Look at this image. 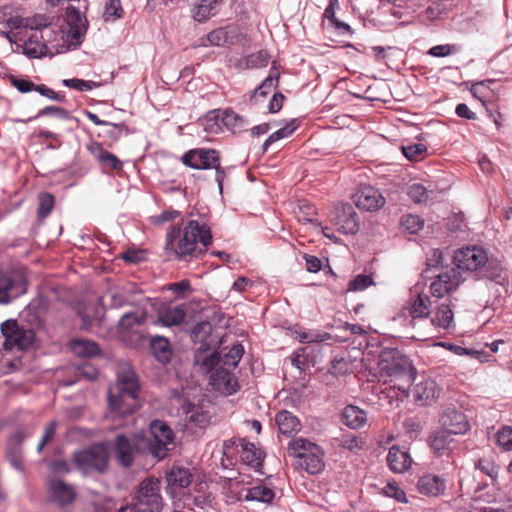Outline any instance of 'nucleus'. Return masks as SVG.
Masks as SVG:
<instances>
[{
  "label": "nucleus",
  "mask_w": 512,
  "mask_h": 512,
  "mask_svg": "<svg viewBox=\"0 0 512 512\" xmlns=\"http://www.w3.org/2000/svg\"><path fill=\"white\" fill-rule=\"evenodd\" d=\"M243 354L244 347L238 343L233 345L224 356H221L216 350L210 353L202 350L195 352L194 363L203 373L209 375V383L215 390L231 395L239 388L233 370L237 367Z\"/></svg>",
  "instance_id": "1"
},
{
  "label": "nucleus",
  "mask_w": 512,
  "mask_h": 512,
  "mask_svg": "<svg viewBox=\"0 0 512 512\" xmlns=\"http://www.w3.org/2000/svg\"><path fill=\"white\" fill-rule=\"evenodd\" d=\"M454 263L458 270L471 273L476 279H487L499 285L508 281V274L502 262L490 257L487 250L478 245H470L455 251Z\"/></svg>",
  "instance_id": "2"
},
{
  "label": "nucleus",
  "mask_w": 512,
  "mask_h": 512,
  "mask_svg": "<svg viewBox=\"0 0 512 512\" xmlns=\"http://www.w3.org/2000/svg\"><path fill=\"white\" fill-rule=\"evenodd\" d=\"M212 242V233L205 224L190 220L182 230L174 225L166 236L165 248L175 254L179 260L187 257H199Z\"/></svg>",
  "instance_id": "3"
},
{
  "label": "nucleus",
  "mask_w": 512,
  "mask_h": 512,
  "mask_svg": "<svg viewBox=\"0 0 512 512\" xmlns=\"http://www.w3.org/2000/svg\"><path fill=\"white\" fill-rule=\"evenodd\" d=\"M140 384L136 373L129 367L120 368L117 383L108 390V407L114 417L133 414L140 406Z\"/></svg>",
  "instance_id": "4"
},
{
  "label": "nucleus",
  "mask_w": 512,
  "mask_h": 512,
  "mask_svg": "<svg viewBox=\"0 0 512 512\" xmlns=\"http://www.w3.org/2000/svg\"><path fill=\"white\" fill-rule=\"evenodd\" d=\"M147 443L140 433L129 435L119 433L111 444V451L119 465L128 468L133 464L137 454L148 453L145 447Z\"/></svg>",
  "instance_id": "5"
},
{
  "label": "nucleus",
  "mask_w": 512,
  "mask_h": 512,
  "mask_svg": "<svg viewBox=\"0 0 512 512\" xmlns=\"http://www.w3.org/2000/svg\"><path fill=\"white\" fill-rule=\"evenodd\" d=\"M73 461L83 475L102 474L108 468V450L103 444H93L86 449L74 452Z\"/></svg>",
  "instance_id": "6"
},
{
  "label": "nucleus",
  "mask_w": 512,
  "mask_h": 512,
  "mask_svg": "<svg viewBox=\"0 0 512 512\" xmlns=\"http://www.w3.org/2000/svg\"><path fill=\"white\" fill-rule=\"evenodd\" d=\"M141 434L148 442L145 445L147 452L154 458L162 460L168 455V446L173 443L174 433L165 422L154 420L150 423L148 433Z\"/></svg>",
  "instance_id": "7"
},
{
  "label": "nucleus",
  "mask_w": 512,
  "mask_h": 512,
  "mask_svg": "<svg viewBox=\"0 0 512 512\" xmlns=\"http://www.w3.org/2000/svg\"><path fill=\"white\" fill-rule=\"evenodd\" d=\"M4 337L3 348L6 351L14 349L25 351L35 342V331L32 328L20 326L15 319H8L0 325Z\"/></svg>",
  "instance_id": "8"
},
{
  "label": "nucleus",
  "mask_w": 512,
  "mask_h": 512,
  "mask_svg": "<svg viewBox=\"0 0 512 512\" xmlns=\"http://www.w3.org/2000/svg\"><path fill=\"white\" fill-rule=\"evenodd\" d=\"M66 14L68 27L66 32V40L69 46L66 47L62 45L60 49H57V53L66 52L70 48H78L85 38L89 25L86 16L74 6L67 7Z\"/></svg>",
  "instance_id": "9"
},
{
  "label": "nucleus",
  "mask_w": 512,
  "mask_h": 512,
  "mask_svg": "<svg viewBox=\"0 0 512 512\" xmlns=\"http://www.w3.org/2000/svg\"><path fill=\"white\" fill-rule=\"evenodd\" d=\"M134 499L138 503L140 512H161L162 498L159 481L153 479L143 480Z\"/></svg>",
  "instance_id": "10"
},
{
  "label": "nucleus",
  "mask_w": 512,
  "mask_h": 512,
  "mask_svg": "<svg viewBox=\"0 0 512 512\" xmlns=\"http://www.w3.org/2000/svg\"><path fill=\"white\" fill-rule=\"evenodd\" d=\"M27 292V280L19 274L0 271V305H6Z\"/></svg>",
  "instance_id": "11"
},
{
  "label": "nucleus",
  "mask_w": 512,
  "mask_h": 512,
  "mask_svg": "<svg viewBox=\"0 0 512 512\" xmlns=\"http://www.w3.org/2000/svg\"><path fill=\"white\" fill-rule=\"evenodd\" d=\"M49 500L59 507L72 504L77 492L73 484L67 483L59 477L49 476L46 481Z\"/></svg>",
  "instance_id": "12"
},
{
  "label": "nucleus",
  "mask_w": 512,
  "mask_h": 512,
  "mask_svg": "<svg viewBox=\"0 0 512 512\" xmlns=\"http://www.w3.org/2000/svg\"><path fill=\"white\" fill-rule=\"evenodd\" d=\"M181 159L187 167L196 170H207L217 165L219 152L215 149L197 148L184 153Z\"/></svg>",
  "instance_id": "13"
},
{
  "label": "nucleus",
  "mask_w": 512,
  "mask_h": 512,
  "mask_svg": "<svg viewBox=\"0 0 512 512\" xmlns=\"http://www.w3.org/2000/svg\"><path fill=\"white\" fill-rule=\"evenodd\" d=\"M331 221L339 232L346 235H354L359 230V217L350 204L337 206Z\"/></svg>",
  "instance_id": "14"
},
{
  "label": "nucleus",
  "mask_w": 512,
  "mask_h": 512,
  "mask_svg": "<svg viewBox=\"0 0 512 512\" xmlns=\"http://www.w3.org/2000/svg\"><path fill=\"white\" fill-rule=\"evenodd\" d=\"M380 369L382 375L405 380L408 384L416 378V370L406 356L396 357L392 362L383 361Z\"/></svg>",
  "instance_id": "15"
},
{
  "label": "nucleus",
  "mask_w": 512,
  "mask_h": 512,
  "mask_svg": "<svg viewBox=\"0 0 512 512\" xmlns=\"http://www.w3.org/2000/svg\"><path fill=\"white\" fill-rule=\"evenodd\" d=\"M355 205L364 211H377L385 204V198L381 192L373 186L360 187L353 196Z\"/></svg>",
  "instance_id": "16"
},
{
  "label": "nucleus",
  "mask_w": 512,
  "mask_h": 512,
  "mask_svg": "<svg viewBox=\"0 0 512 512\" xmlns=\"http://www.w3.org/2000/svg\"><path fill=\"white\" fill-rule=\"evenodd\" d=\"M405 309L411 317V324L415 326L417 321L426 319L430 316L432 311L430 297L427 294L422 293L418 287H414V289L411 290L409 306Z\"/></svg>",
  "instance_id": "17"
},
{
  "label": "nucleus",
  "mask_w": 512,
  "mask_h": 512,
  "mask_svg": "<svg viewBox=\"0 0 512 512\" xmlns=\"http://www.w3.org/2000/svg\"><path fill=\"white\" fill-rule=\"evenodd\" d=\"M461 282L462 278L458 270L450 268L436 275V279L431 283L430 290L434 297L441 298L456 289Z\"/></svg>",
  "instance_id": "18"
},
{
  "label": "nucleus",
  "mask_w": 512,
  "mask_h": 512,
  "mask_svg": "<svg viewBox=\"0 0 512 512\" xmlns=\"http://www.w3.org/2000/svg\"><path fill=\"white\" fill-rule=\"evenodd\" d=\"M443 428L453 435L465 434L470 430L466 415L455 408H447L440 417Z\"/></svg>",
  "instance_id": "19"
},
{
  "label": "nucleus",
  "mask_w": 512,
  "mask_h": 512,
  "mask_svg": "<svg viewBox=\"0 0 512 512\" xmlns=\"http://www.w3.org/2000/svg\"><path fill=\"white\" fill-rule=\"evenodd\" d=\"M440 394L437 383L427 377H422L413 388V397L419 405H430Z\"/></svg>",
  "instance_id": "20"
},
{
  "label": "nucleus",
  "mask_w": 512,
  "mask_h": 512,
  "mask_svg": "<svg viewBox=\"0 0 512 512\" xmlns=\"http://www.w3.org/2000/svg\"><path fill=\"white\" fill-rule=\"evenodd\" d=\"M430 323L436 330H450L454 328V313L450 304L441 303L432 310Z\"/></svg>",
  "instance_id": "21"
},
{
  "label": "nucleus",
  "mask_w": 512,
  "mask_h": 512,
  "mask_svg": "<svg viewBox=\"0 0 512 512\" xmlns=\"http://www.w3.org/2000/svg\"><path fill=\"white\" fill-rule=\"evenodd\" d=\"M418 491L426 496H438L445 491V479L434 474H426L419 478Z\"/></svg>",
  "instance_id": "22"
},
{
  "label": "nucleus",
  "mask_w": 512,
  "mask_h": 512,
  "mask_svg": "<svg viewBox=\"0 0 512 512\" xmlns=\"http://www.w3.org/2000/svg\"><path fill=\"white\" fill-rule=\"evenodd\" d=\"M88 150L103 168H109L114 171L122 169L123 164L119 158L104 149L101 144L94 142L88 146Z\"/></svg>",
  "instance_id": "23"
},
{
  "label": "nucleus",
  "mask_w": 512,
  "mask_h": 512,
  "mask_svg": "<svg viewBox=\"0 0 512 512\" xmlns=\"http://www.w3.org/2000/svg\"><path fill=\"white\" fill-rule=\"evenodd\" d=\"M323 457L324 452L321 447L312 446L310 448L309 454H307L305 458L299 461L296 465L309 474H317L324 469L325 463Z\"/></svg>",
  "instance_id": "24"
},
{
  "label": "nucleus",
  "mask_w": 512,
  "mask_h": 512,
  "mask_svg": "<svg viewBox=\"0 0 512 512\" xmlns=\"http://www.w3.org/2000/svg\"><path fill=\"white\" fill-rule=\"evenodd\" d=\"M389 468L395 473H403L411 466L412 459L406 450L392 446L387 455Z\"/></svg>",
  "instance_id": "25"
},
{
  "label": "nucleus",
  "mask_w": 512,
  "mask_h": 512,
  "mask_svg": "<svg viewBox=\"0 0 512 512\" xmlns=\"http://www.w3.org/2000/svg\"><path fill=\"white\" fill-rule=\"evenodd\" d=\"M240 458L244 464L255 470L262 467L264 454L261 449L257 448L253 443L240 441Z\"/></svg>",
  "instance_id": "26"
},
{
  "label": "nucleus",
  "mask_w": 512,
  "mask_h": 512,
  "mask_svg": "<svg viewBox=\"0 0 512 512\" xmlns=\"http://www.w3.org/2000/svg\"><path fill=\"white\" fill-rule=\"evenodd\" d=\"M341 420L344 425L350 429H360L367 422L366 412L355 405H347L341 414Z\"/></svg>",
  "instance_id": "27"
},
{
  "label": "nucleus",
  "mask_w": 512,
  "mask_h": 512,
  "mask_svg": "<svg viewBox=\"0 0 512 512\" xmlns=\"http://www.w3.org/2000/svg\"><path fill=\"white\" fill-rule=\"evenodd\" d=\"M275 422L279 432L283 435L289 436L301 429L300 420L287 410L279 411L275 416Z\"/></svg>",
  "instance_id": "28"
},
{
  "label": "nucleus",
  "mask_w": 512,
  "mask_h": 512,
  "mask_svg": "<svg viewBox=\"0 0 512 512\" xmlns=\"http://www.w3.org/2000/svg\"><path fill=\"white\" fill-rule=\"evenodd\" d=\"M220 7V0H198L192 9V17L197 22H205L215 16Z\"/></svg>",
  "instance_id": "29"
},
{
  "label": "nucleus",
  "mask_w": 512,
  "mask_h": 512,
  "mask_svg": "<svg viewBox=\"0 0 512 512\" xmlns=\"http://www.w3.org/2000/svg\"><path fill=\"white\" fill-rule=\"evenodd\" d=\"M166 481L171 489L186 488L192 481V474L188 468L174 466L167 472Z\"/></svg>",
  "instance_id": "30"
},
{
  "label": "nucleus",
  "mask_w": 512,
  "mask_h": 512,
  "mask_svg": "<svg viewBox=\"0 0 512 512\" xmlns=\"http://www.w3.org/2000/svg\"><path fill=\"white\" fill-rule=\"evenodd\" d=\"M212 329V324L208 321H202L193 326L191 338L193 342L200 343L196 352L200 350L206 351V353L212 352L209 347L210 342L208 341V338L211 336Z\"/></svg>",
  "instance_id": "31"
},
{
  "label": "nucleus",
  "mask_w": 512,
  "mask_h": 512,
  "mask_svg": "<svg viewBox=\"0 0 512 512\" xmlns=\"http://www.w3.org/2000/svg\"><path fill=\"white\" fill-rule=\"evenodd\" d=\"M71 351L78 357L91 358L100 353L96 342L87 339H73L70 342Z\"/></svg>",
  "instance_id": "32"
},
{
  "label": "nucleus",
  "mask_w": 512,
  "mask_h": 512,
  "mask_svg": "<svg viewBox=\"0 0 512 512\" xmlns=\"http://www.w3.org/2000/svg\"><path fill=\"white\" fill-rule=\"evenodd\" d=\"M150 348L153 355L159 362L166 364L170 361L172 351L167 338L163 336L152 337L150 341Z\"/></svg>",
  "instance_id": "33"
},
{
  "label": "nucleus",
  "mask_w": 512,
  "mask_h": 512,
  "mask_svg": "<svg viewBox=\"0 0 512 512\" xmlns=\"http://www.w3.org/2000/svg\"><path fill=\"white\" fill-rule=\"evenodd\" d=\"M312 446H318L316 443L310 442L302 437L296 438L289 442L287 453L290 457L296 459V464L303 460L309 454Z\"/></svg>",
  "instance_id": "34"
},
{
  "label": "nucleus",
  "mask_w": 512,
  "mask_h": 512,
  "mask_svg": "<svg viewBox=\"0 0 512 512\" xmlns=\"http://www.w3.org/2000/svg\"><path fill=\"white\" fill-rule=\"evenodd\" d=\"M279 73L275 66H272L269 75L262 81V83L254 90L251 100L256 101L257 97H266L273 89H275L279 82Z\"/></svg>",
  "instance_id": "35"
},
{
  "label": "nucleus",
  "mask_w": 512,
  "mask_h": 512,
  "mask_svg": "<svg viewBox=\"0 0 512 512\" xmlns=\"http://www.w3.org/2000/svg\"><path fill=\"white\" fill-rule=\"evenodd\" d=\"M275 497L274 491L264 485H257L246 490L243 495L244 501H257L261 503H271Z\"/></svg>",
  "instance_id": "36"
},
{
  "label": "nucleus",
  "mask_w": 512,
  "mask_h": 512,
  "mask_svg": "<svg viewBox=\"0 0 512 512\" xmlns=\"http://www.w3.org/2000/svg\"><path fill=\"white\" fill-rule=\"evenodd\" d=\"M186 313L180 307H173L160 313L157 322L162 326L171 327L180 325L185 319Z\"/></svg>",
  "instance_id": "37"
},
{
  "label": "nucleus",
  "mask_w": 512,
  "mask_h": 512,
  "mask_svg": "<svg viewBox=\"0 0 512 512\" xmlns=\"http://www.w3.org/2000/svg\"><path fill=\"white\" fill-rule=\"evenodd\" d=\"M221 110L209 111L203 119L200 120V124L203 130L208 134H218L222 131V119Z\"/></svg>",
  "instance_id": "38"
},
{
  "label": "nucleus",
  "mask_w": 512,
  "mask_h": 512,
  "mask_svg": "<svg viewBox=\"0 0 512 512\" xmlns=\"http://www.w3.org/2000/svg\"><path fill=\"white\" fill-rule=\"evenodd\" d=\"M298 127V124L295 119L291 120L284 127L278 129L273 132L269 137L264 141L262 145L263 152H266L268 148L276 141L281 140L283 138L289 137Z\"/></svg>",
  "instance_id": "39"
},
{
  "label": "nucleus",
  "mask_w": 512,
  "mask_h": 512,
  "mask_svg": "<svg viewBox=\"0 0 512 512\" xmlns=\"http://www.w3.org/2000/svg\"><path fill=\"white\" fill-rule=\"evenodd\" d=\"M222 125L227 127L233 133L241 131L245 125L244 119L234 111H221Z\"/></svg>",
  "instance_id": "40"
},
{
  "label": "nucleus",
  "mask_w": 512,
  "mask_h": 512,
  "mask_svg": "<svg viewBox=\"0 0 512 512\" xmlns=\"http://www.w3.org/2000/svg\"><path fill=\"white\" fill-rule=\"evenodd\" d=\"M145 313L128 312L125 313L118 322V328L121 331H129L135 326H139L145 321Z\"/></svg>",
  "instance_id": "41"
},
{
  "label": "nucleus",
  "mask_w": 512,
  "mask_h": 512,
  "mask_svg": "<svg viewBox=\"0 0 512 512\" xmlns=\"http://www.w3.org/2000/svg\"><path fill=\"white\" fill-rule=\"evenodd\" d=\"M269 59L270 55L268 52L266 50H260L256 53L248 55L240 62V64L250 69L261 68L268 64Z\"/></svg>",
  "instance_id": "42"
},
{
  "label": "nucleus",
  "mask_w": 512,
  "mask_h": 512,
  "mask_svg": "<svg viewBox=\"0 0 512 512\" xmlns=\"http://www.w3.org/2000/svg\"><path fill=\"white\" fill-rule=\"evenodd\" d=\"M339 447L356 454L363 449L364 441L360 436H357L355 434H344L339 439Z\"/></svg>",
  "instance_id": "43"
},
{
  "label": "nucleus",
  "mask_w": 512,
  "mask_h": 512,
  "mask_svg": "<svg viewBox=\"0 0 512 512\" xmlns=\"http://www.w3.org/2000/svg\"><path fill=\"white\" fill-rule=\"evenodd\" d=\"M124 10L120 0H108L104 6L103 19L114 22L123 17Z\"/></svg>",
  "instance_id": "44"
},
{
  "label": "nucleus",
  "mask_w": 512,
  "mask_h": 512,
  "mask_svg": "<svg viewBox=\"0 0 512 512\" xmlns=\"http://www.w3.org/2000/svg\"><path fill=\"white\" fill-rule=\"evenodd\" d=\"M54 116L59 119H68L70 117L69 112L64 108L58 106H46L43 109L39 110V112L34 116L30 117L27 120L19 119L16 122L27 123L34 119L43 117V116Z\"/></svg>",
  "instance_id": "45"
},
{
  "label": "nucleus",
  "mask_w": 512,
  "mask_h": 512,
  "mask_svg": "<svg viewBox=\"0 0 512 512\" xmlns=\"http://www.w3.org/2000/svg\"><path fill=\"white\" fill-rule=\"evenodd\" d=\"M451 435L452 434L445 429L434 433L433 436L430 437L431 449L437 453L444 451L451 441Z\"/></svg>",
  "instance_id": "46"
},
{
  "label": "nucleus",
  "mask_w": 512,
  "mask_h": 512,
  "mask_svg": "<svg viewBox=\"0 0 512 512\" xmlns=\"http://www.w3.org/2000/svg\"><path fill=\"white\" fill-rule=\"evenodd\" d=\"M39 205L37 215L40 220L45 219L52 211L55 203L54 196L50 193H40L38 196Z\"/></svg>",
  "instance_id": "47"
},
{
  "label": "nucleus",
  "mask_w": 512,
  "mask_h": 512,
  "mask_svg": "<svg viewBox=\"0 0 512 512\" xmlns=\"http://www.w3.org/2000/svg\"><path fill=\"white\" fill-rule=\"evenodd\" d=\"M187 415L189 420L199 427H205L210 421L209 413L196 405H190Z\"/></svg>",
  "instance_id": "48"
},
{
  "label": "nucleus",
  "mask_w": 512,
  "mask_h": 512,
  "mask_svg": "<svg viewBox=\"0 0 512 512\" xmlns=\"http://www.w3.org/2000/svg\"><path fill=\"white\" fill-rule=\"evenodd\" d=\"M401 226L411 234H415L423 228L424 221L418 215L406 214L401 217Z\"/></svg>",
  "instance_id": "49"
},
{
  "label": "nucleus",
  "mask_w": 512,
  "mask_h": 512,
  "mask_svg": "<svg viewBox=\"0 0 512 512\" xmlns=\"http://www.w3.org/2000/svg\"><path fill=\"white\" fill-rule=\"evenodd\" d=\"M6 457L16 470H23V456L20 444L14 443L9 445L7 447Z\"/></svg>",
  "instance_id": "50"
},
{
  "label": "nucleus",
  "mask_w": 512,
  "mask_h": 512,
  "mask_svg": "<svg viewBox=\"0 0 512 512\" xmlns=\"http://www.w3.org/2000/svg\"><path fill=\"white\" fill-rule=\"evenodd\" d=\"M407 195L414 203H425L428 198L427 188L420 183H413L407 188Z\"/></svg>",
  "instance_id": "51"
},
{
  "label": "nucleus",
  "mask_w": 512,
  "mask_h": 512,
  "mask_svg": "<svg viewBox=\"0 0 512 512\" xmlns=\"http://www.w3.org/2000/svg\"><path fill=\"white\" fill-rule=\"evenodd\" d=\"M22 52L28 58H41L49 53V48L47 44H33V42H26L22 47Z\"/></svg>",
  "instance_id": "52"
},
{
  "label": "nucleus",
  "mask_w": 512,
  "mask_h": 512,
  "mask_svg": "<svg viewBox=\"0 0 512 512\" xmlns=\"http://www.w3.org/2000/svg\"><path fill=\"white\" fill-rule=\"evenodd\" d=\"M350 362L342 355H335L330 363L329 372L334 376H342L350 369Z\"/></svg>",
  "instance_id": "53"
},
{
  "label": "nucleus",
  "mask_w": 512,
  "mask_h": 512,
  "mask_svg": "<svg viewBox=\"0 0 512 512\" xmlns=\"http://www.w3.org/2000/svg\"><path fill=\"white\" fill-rule=\"evenodd\" d=\"M492 83H494V80L491 79L474 83L470 88V92L475 98L484 103L485 98H487L491 93L490 84Z\"/></svg>",
  "instance_id": "54"
},
{
  "label": "nucleus",
  "mask_w": 512,
  "mask_h": 512,
  "mask_svg": "<svg viewBox=\"0 0 512 512\" xmlns=\"http://www.w3.org/2000/svg\"><path fill=\"white\" fill-rule=\"evenodd\" d=\"M373 284L374 282L371 276L365 274H358L349 282L348 291H363Z\"/></svg>",
  "instance_id": "55"
},
{
  "label": "nucleus",
  "mask_w": 512,
  "mask_h": 512,
  "mask_svg": "<svg viewBox=\"0 0 512 512\" xmlns=\"http://www.w3.org/2000/svg\"><path fill=\"white\" fill-rule=\"evenodd\" d=\"M497 444L506 451L512 450V427H502L496 434Z\"/></svg>",
  "instance_id": "56"
},
{
  "label": "nucleus",
  "mask_w": 512,
  "mask_h": 512,
  "mask_svg": "<svg viewBox=\"0 0 512 512\" xmlns=\"http://www.w3.org/2000/svg\"><path fill=\"white\" fill-rule=\"evenodd\" d=\"M229 35L226 28H217L207 34V40L212 46H223L228 42Z\"/></svg>",
  "instance_id": "57"
},
{
  "label": "nucleus",
  "mask_w": 512,
  "mask_h": 512,
  "mask_svg": "<svg viewBox=\"0 0 512 512\" xmlns=\"http://www.w3.org/2000/svg\"><path fill=\"white\" fill-rule=\"evenodd\" d=\"M402 152L407 159L416 161L426 152V146L421 143L410 144L403 146Z\"/></svg>",
  "instance_id": "58"
},
{
  "label": "nucleus",
  "mask_w": 512,
  "mask_h": 512,
  "mask_svg": "<svg viewBox=\"0 0 512 512\" xmlns=\"http://www.w3.org/2000/svg\"><path fill=\"white\" fill-rule=\"evenodd\" d=\"M476 467L481 472L489 476L493 483L496 482L499 474V466H497L491 461L481 459L477 462Z\"/></svg>",
  "instance_id": "59"
},
{
  "label": "nucleus",
  "mask_w": 512,
  "mask_h": 512,
  "mask_svg": "<svg viewBox=\"0 0 512 512\" xmlns=\"http://www.w3.org/2000/svg\"><path fill=\"white\" fill-rule=\"evenodd\" d=\"M50 476L59 477L69 474L72 471L71 465L66 460H52L49 463Z\"/></svg>",
  "instance_id": "60"
},
{
  "label": "nucleus",
  "mask_w": 512,
  "mask_h": 512,
  "mask_svg": "<svg viewBox=\"0 0 512 512\" xmlns=\"http://www.w3.org/2000/svg\"><path fill=\"white\" fill-rule=\"evenodd\" d=\"M8 80L10 84L21 93H28L33 90L36 91V87L38 86L30 80L17 78L14 75H9Z\"/></svg>",
  "instance_id": "61"
},
{
  "label": "nucleus",
  "mask_w": 512,
  "mask_h": 512,
  "mask_svg": "<svg viewBox=\"0 0 512 512\" xmlns=\"http://www.w3.org/2000/svg\"><path fill=\"white\" fill-rule=\"evenodd\" d=\"M62 83L66 87L73 88L81 92L90 91L96 86L93 81H86L78 78L64 79Z\"/></svg>",
  "instance_id": "62"
},
{
  "label": "nucleus",
  "mask_w": 512,
  "mask_h": 512,
  "mask_svg": "<svg viewBox=\"0 0 512 512\" xmlns=\"http://www.w3.org/2000/svg\"><path fill=\"white\" fill-rule=\"evenodd\" d=\"M57 428V422L56 421H50L48 422L43 431L42 438L37 446V452L41 453L44 449L45 445L54 438Z\"/></svg>",
  "instance_id": "63"
},
{
  "label": "nucleus",
  "mask_w": 512,
  "mask_h": 512,
  "mask_svg": "<svg viewBox=\"0 0 512 512\" xmlns=\"http://www.w3.org/2000/svg\"><path fill=\"white\" fill-rule=\"evenodd\" d=\"M383 492L386 496L394 498L400 503L408 502L406 493L396 483H388Z\"/></svg>",
  "instance_id": "64"
}]
</instances>
